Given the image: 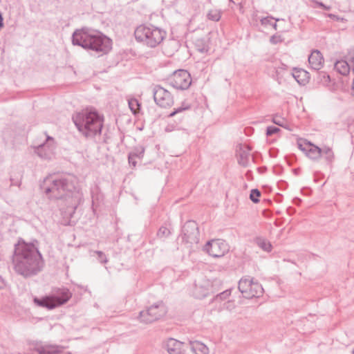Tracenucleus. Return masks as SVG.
Masks as SVG:
<instances>
[{"mask_svg":"<svg viewBox=\"0 0 354 354\" xmlns=\"http://www.w3.org/2000/svg\"><path fill=\"white\" fill-rule=\"evenodd\" d=\"M169 85L178 90H186L192 84V77L189 73L183 69L176 71L168 78Z\"/></svg>","mask_w":354,"mask_h":354,"instance_id":"1a4fd4ad","label":"nucleus"},{"mask_svg":"<svg viewBox=\"0 0 354 354\" xmlns=\"http://www.w3.org/2000/svg\"><path fill=\"white\" fill-rule=\"evenodd\" d=\"M283 168L280 165H275L273 167V172L276 175H279L282 172Z\"/></svg>","mask_w":354,"mask_h":354,"instance_id":"a19ab883","label":"nucleus"},{"mask_svg":"<svg viewBox=\"0 0 354 354\" xmlns=\"http://www.w3.org/2000/svg\"><path fill=\"white\" fill-rule=\"evenodd\" d=\"M166 313L165 304L160 301L149 306L147 310L140 311L139 318L141 322L150 324L160 319Z\"/></svg>","mask_w":354,"mask_h":354,"instance_id":"6e6552de","label":"nucleus"},{"mask_svg":"<svg viewBox=\"0 0 354 354\" xmlns=\"http://www.w3.org/2000/svg\"><path fill=\"white\" fill-rule=\"evenodd\" d=\"M308 62L312 69L319 71L324 66V57L321 52L314 50L308 57Z\"/></svg>","mask_w":354,"mask_h":354,"instance_id":"dca6fc26","label":"nucleus"},{"mask_svg":"<svg viewBox=\"0 0 354 354\" xmlns=\"http://www.w3.org/2000/svg\"><path fill=\"white\" fill-rule=\"evenodd\" d=\"M238 288L247 299L260 297L264 291L261 284L250 276L243 277L239 280Z\"/></svg>","mask_w":354,"mask_h":354,"instance_id":"0eeeda50","label":"nucleus"},{"mask_svg":"<svg viewBox=\"0 0 354 354\" xmlns=\"http://www.w3.org/2000/svg\"><path fill=\"white\" fill-rule=\"evenodd\" d=\"M93 253L97 255V259L100 263H106L107 262V258L103 252L96 250Z\"/></svg>","mask_w":354,"mask_h":354,"instance_id":"72a5a7b5","label":"nucleus"},{"mask_svg":"<svg viewBox=\"0 0 354 354\" xmlns=\"http://www.w3.org/2000/svg\"><path fill=\"white\" fill-rule=\"evenodd\" d=\"M46 181L50 185L45 188L44 192L47 195L50 194V198L68 199L71 203V208L76 209V204L72 203L73 192L75 189V180L73 176H50Z\"/></svg>","mask_w":354,"mask_h":354,"instance_id":"20e7f679","label":"nucleus"},{"mask_svg":"<svg viewBox=\"0 0 354 354\" xmlns=\"http://www.w3.org/2000/svg\"><path fill=\"white\" fill-rule=\"evenodd\" d=\"M328 16L331 19H336L337 16L333 14H328Z\"/></svg>","mask_w":354,"mask_h":354,"instance_id":"3c124183","label":"nucleus"},{"mask_svg":"<svg viewBox=\"0 0 354 354\" xmlns=\"http://www.w3.org/2000/svg\"><path fill=\"white\" fill-rule=\"evenodd\" d=\"M312 2L314 3L315 5L313 6V8H316V7H320L322 8H324V5L322 2H319L318 1H316V0H312Z\"/></svg>","mask_w":354,"mask_h":354,"instance_id":"79ce46f5","label":"nucleus"},{"mask_svg":"<svg viewBox=\"0 0 354 354\" xmlns=\"http://www.w3.org/2000/svg\"><path fill=\"white\" fill-rule=\"evenodd\" d=\"M308 149L306 154L312 160H317L322 157V148L311 144L310 142L306 143Z\"/></svg>","mask_w":354,"mask_h":354,"instance_id":"a211bd4d","label":"nucleus"},{"mask_svg":"<svg viewBox=\"0 0 354 354\" xmlns=\"http://www.w3.org/2000/svg\"><path fill=\"white\" fill-rule=\"evenodd\" d=\"M287 211H288V214H292L295 210L292 207H289V208H288Z\"/></svg>","mask_w":354,"mask_h":354,"instance_id":"09e8293b","label":"nucleus"},{"mask_svg":"<svg viewBox=\"0 0 354 354\" xmlns=\"http://www.w3.org/2000/svg\"><path fill=\"white\" fill-rule=\"evenodd\" d=\"M279 131H280L279 128L274 127V126H270V127H267L266 136H272V135L278 133Z\"/></svg>","mask_w":354,"mask_h":354,"instance_id":"c9c22d12","label":"nucleus"},{"mask_svg":"<svg viewBox=\"0 0 354 354\" xmlns=\"http://www.w3.org/2000/svg\"><path fill=\"white\" fill-rule=\"evenodd\" d=\"M298 147L300 150H301L302 151L306 153V151L308 149V145H306L305 144V146H304L301 143H300L299 142H298Z\"/></svg>","mask_w":354,"mask_h":354,"instance_id":"37998d69","label":"nucleus"},{"mask_svg":"<svg viewBox=\"0 0 354 354\" xmlns=\"http://www.w3.org/2000/svg\"><path fill=\"white\" fill-rule=\"evenodd\" d=\"M74 46L95 53L98 57L108 54L112 49V40L101 32L87 27L76 29L71 37Z\"/></svg>","mask_w":354,"mask_h":354,"instance_id":"f03ea898","label":"nucleus"},{"mask_svg":"<svg viewBox=\"0 0 354 354\" xmlns=\"http://www.w3.org/2000/svg\"><path fill=\"white\" fill-rule=\"evenodd\" d=\"M231 295V289L225 290V291L218 294L214 299V301H222L226 299Z\"/></svg>","mask_w":354,"mask_h":354,"instance_id":"7c9ffc66","label":"nucleus"},{"mask_svg":"<svg viewBox=\"0 0 354 354\" xmlns=\"http://www.w3.org/2000/svg\"><path fill=\"white\" fill-rule=\"evenodd\" d=\"M12 264L15 271L25 278L37 274L44 264L38 241L34 239L31 242H26L23 239L19 240L15 245Z\"/></svg>","mask_w":354,"mask_h":354,"instance_id":"f257e3e1","label":"nucleus"},{"mask_svg":"<svg viewBox=\"0 0 354 354\" xmlns=\"http://www.w3.org/2000/svg\"><path fill=\"white\" fill-rule=\"evenodd\" d=\"M72 120L78 131L87 138L101 133L103 117L95 109H86L77 112Z\"/></svg>","mask_w":354,"mask_h":354,"instance_id":"7ed1b4c3","label":"nucleus"},{"mask_svg":"<svg viewBox=\"0 0 354 354\" xmlns=\"http://www.w3.org/2000/svg\"><path fill=\"white\" fill-rule=\"evenodd\" d=\"M283 41V38L281 35H273L270 38V42L272 44H277Z\"/></svg>","mask_w":354,"mask_h":354,"instance_id":"e433bc0d","label":"nucleus"},{"mask_svg":"<svg viewBox=\"0 0 354 354\" xmlns=\"http://www.w3.org/2000/svg\"><path fill=\"white\" fill-rule=\"evenodd\" d=\"M295 172L298 173V171H297V169H295Z\"/></svg>","mask_w":354,"mask_h":354,"instance_id":"6e6d98bb","label":"nucleus"},{"mask_svg":"<svg viewBox=\"0 0 354 354\" xmlns=\"http://www.w3.org/2000/svg\"><path fill=\"white\" fill-rule=\"evenodd\" d=\"M144 153H145V148L142 146H140V147H137L134 148L133 150L131 151V152H129V154H130L132 156L136 157V158L141 159L144 156Z\"/></svg>","mask_w":354,"mask_h":354,"instance_id":"cd10ccee","label":"nucleus"},{"mask_svg":"<svg viewBox=\"0 0 354 354\" xmlns=\"http://www.w3.org/2000/svg\"><path fill=\"white\" fill-rule=\"evenodd\" d=\"M3 26V15L1 12H0V28Z\"/></svg>","mask_w":354,"mask_h":354,"instance_id":"de8ad7c7","label":"nucleus"},{"mask_svg":"<svg viewBox=\"0 0 354 354\" xmlns=\"http://www.w3.org/2000/svg\"><path fill=\"white\" fill-rule=\"evenodd\" d=\"M270 156H272V157H274V156H276V153H272V151L270 150Z\"/></svg>","mask_w":354,"mask_h":354,"instance_id":"864d4df0","label":"nucleus"},{"mask_svg":"<svg viewBox=\"0 0 354 354\" xmlns=\"http://www.w3.org/2000/svg\"><path fill=\"white\" fill-rule=\"evenodd\" d=\"M295 172L298 173V171H297V169H295Z\"/></svg>","mask_w":354,"mask_h":354,"instance_id":"5fc2aeb1","label":"nucleus"},{"mask_svg":"<svg viewBox=\"0 0 354 354\" xmlns=\"http://www.w3.org/2000/svg\"><path fill=\"white\" fill-rule=\"evenodd\" d=\"M204 250L214 258L223 257L230 250L228 243L223 239H212L206 243Z\"/></svg>","mask_w":354,"mask_h":354,"instance_id":"9b49d317","label":"nucleus"},{"mask_svg":"<svg viewBox=\"0 0 354 354\" xmlns=\"http://www.w3.org/2000/svg\"><path fill=\"white\" fill-rule=\"evenodd\" d=\"M292 75L299 84L304 85L308 82V73L303 69L295 68Z\"/></svg>","mask_w":354,"mask_h":354,"instance_id":"412c9836","label":"nucleus"},{"mask_svg":"<svg viewBox=\"0 0 354 354\" xmlns=\"http://www.w3.org/2000/svg\"><path fill=\"white\" fill-rule=\"evenodd\" d=\"M134 35L137 41L147 47L155 48L164 40L167 32L152 24H142L136 28Z\"/></svg>","mask_w":354,"mask_h":354,"instance_id":"39448f33","label":"nucleus"},{"mask_svg":"<svg viewBox=\"0 0 354 354\" xmlns=\"http://www.w3.org/2000/svg\"><path fill=\"white\" fill-rule=\"evenodd\" d=\"M207 17L211 21H218L221 17V13L220 10L216 9L210 10L207 15Z\"/></svg>","mask_w":354,"mask_h":354,"instance_id":"bb28decb","label":"nucleus"},{"mask_svg":"<svg viewBox=\"0 0 354 354\" xmlns=\"http://www.w3.org/2000/svg\"><path fill=\"white\" fill-rule=\"evenodd\" d=\"M30 346L31 348L38 354H60L64 349V346L41 342H32Z\"/></svg>","mask_w":354,"mask_h":354,"instance_id":"ddd939ff","label":"nucleus"},{"mask_svg":"<svg viewBox=\"0 0 354 354\" xmlns=\"http://www.w3.org/2000/svg\"><path fill=\"white\" fill-rule=\"evenodd\" d=\"M183 241L192 246L199 242V231L197 223L194 221H187L182 227Z\"/></svg>","mask_w":354,"mask_h":354,"instance_id":"9d476101","label":"nucleus"},{"mask_svg":"<svg viewBox=\"0 0 354 354\" xmlns=\"http://www.w3.org/2000/svg\"><path fill=\"white\" fill-rule=\"evenodd\" d=\"M292 202H293L294 204H295L297 205H299L300 203H301V199H300L298 197H295V198H293Z\"/></svg>","mask_w":354,"mask_h":354,"instance_id":"c03bdc74","label":"nucleus"},{"mask_svg":"<svg viewBox=\"0 0 354 354\" xmlns=\"http://www.w3.org/2000/svg\"><path fill=\"white\" fill-rule=\"evenodd\" d=\"M256 243L258 245V246L259 248H261L262 250H263L264 251L270 252L272 250L271 243L263 238H261V237L257 238Z\"/></svg>","mask_w":354,"mask_h":354,"instance_id":"a878e982","label":"nucleus"},{"mask_svg":"<svg viewBox=\"0 0 354 354\" xmlns=\"http://www.w3.org/2000/svg\"><path fill=\"white\" fill-rule=\"evenodd\" d=\"M136 157L131 156L130 154L128 155V160L129 163L133 167H136L137 162L136 161Z\"/></svg>","mask_w":354,"mask_h":354,"instance_id":"ea45409f","label":"nucleus"},{"mask_svg":"<svg viewBox=\"0 0 354 354\" xmlns=\"http://www.w3.org/2000/svg\"><path fill=\"white\" fill-rule=\"evenodd\" d=\"M323 9L325 10H330L331 9V7L329 6L324 5V7Z\"/></svg>","mask_w":354,"mask_h":354,"instance_id":"8fccbe9b","label":"nucleus"},{"mask_svg":"<svg viewBox=\"0 0 354 354\" xmlns=\"http://www.w3.org/2000/svg\"><path fill=\"white\" fill-rule=\"evenodd\" d=\"M169 354H183V343L174 338L167 339L163 344Z\"/></svg>","mask_w":354,"mask_h":354,"instance_id":"2eb2a0df","label":"nucleus"},{"mask_svg":"<svg viewBox=\"0 0 354 354\" xmlns=\"http://www.w3.org/2000/svg\"><path fill=\"white\" fill-rule=\"evenodd\" d=\"M272 122H273V123H274L275 124H277L278 126H280L283 128H287L286 126V122L283 118H281L279 115H274L272 118Z\"/></svg>","mask_w":354,"mask_h":354,"instance_id":"2f4dec72","label":"nucleus"},{"mask_svg":"<svg viewBox=\"0 0 354 354\" xmlns=\"http://www.w3.org/2000/svg\"><path fill=\"white\" fill-rule=\"evenodd\" d=\"M55 149V140L50 136H46L45 142L35 147V152L43 159H49Z\"/></svg>","mask_w":354,"mask_h":354,"instance_id":"4468645a","label":"nucleus"},{"mask_svg":"<svg viewBox=\"0 0 354 354\" xmlns=\"http://www.w3.org/2000/svg\"><path fill=\"white\" fill-rule=\"evenodd\" d=\"M260 196L261 192L258 189H252L250 192V198L254 203H257L259 202Z\"/></svg>","mask_w":354,"mask_h":354,"instance_id":"c85d7f7f","label":"nucleus"},{"mask_svg":"<svg viewBox=\"0 0 354 354\" xmlns=\"http://www.w3.org/2000/svg\"><path fill=\"white\" fill-rule=\"evenodd\" d=\"M195 46L196 50L202 53H207L209 50V46L203 38L196 39Z\"/></svg>","mask_w":354,"mask_h":354,"instance_id":"4be33fe9","label":"nucleus"},{"mask_svg":"<svg viewBox=\"0 0 354 354\" xmlns=\"http://www.w3.org/2000/svg\"><path fill=\"white\" fill-rule=\"evenodd\" d=\"M72 297L71 291L66 288H57L53 293L41 299L35 297L34 303L40 307L54 309L66 304Z\"/></svg>","mask_w":354,"mask_h":354,"instance_id":"423d86ee","label":"nucleus"},{"mask_svg":"<svg viewBox=\"0 0 354 354\" xmlns=\"http://www.w3.org/2000/svg\"><path fill=\"white\" fill-rule=\"evenodd\" d=\"M190 108V106L189 105L187 106H181L177 109H174L173 111H171L169 114V117H174V115H176V114H178V113H183L186 110H188Z\"/></svg>","mask_w":354,"mask_h":354,"instance_id":"473e14b6","label":"nucleus"},{"mask_svg":"<svg viewBox=\"0 0 354 354\" xmlns=\"http://www.w3.org/2000/svg\"><path fill=\"white\" fill-rule=\"evenodd\" d=\"M152 91L154 101L158 106L167 108L173 105V96L167 89L160 85H155Z\"/></svg>","mask_w":354,"mask_h":354,"instance_id":"f8f14e48","label":"nucleus"},{"mask_svg":"<svg viewBox=\"0 0 354 354\" xmlns=\"http://www.w3.org/2000/svg\"><path fill=\"white\" fill-rule=\"evenodd\" d=\"M251 148L247 146L240 145L239 151H237L236 156L238 162L243 167H248L250 157Z\"/></svg>","mask_w":354,"mask_h":354,"instance_id":"f3484780","label":"nucleus"},{"mask_svg":"<svg viewBox=\"0 0 354 354\" xmlns=\"http://www.w3.org/2000/svg\"><path fill=\"white\" fill-rule=\"evenodd\" d=\"M335 68L341 75H346L349 73L350 70L352 68L347 61L341 59L335 62Z\"/></svg>","mask_w":354,"mask_h":354,"instance_id":"aec40b11","label":"nucleus"},{"mask_svg":"<svg viewBox=\"0 0 354 354\" xmlns=\"http://www.w3.org/2000/svg\"><path fill=\"white\" fill-rule=\"evenodd\" d=\"M170 234H171V232L167 227H166L165 226H161L157 232V236L160 239L166 238Z\"/></svg>","mask_w":354,"mask_h":354,"instance_id":"c756f323","label":"nucleus"},{"mask_svg":"<svg viewBox=\"0 0 354 354\" xmlns=\"http://www.w3.org/2000/svg\"><path fill=\"white\" fill-rule=\"evenodd\" d=\"M319 78L324 84H327L330 81V75L323 71L319 73Z\"/></svg>","mask_w":354,"mask_h":354,"instance_id":"f704fd0d","label":"nucleus"},{"mask_svg":"<svg viewBox=\"0 0 354 354\" xmlns=\"http://www.w3.org/2000/svg\"><path fill=\"white\" fill-rule=\"evenodd\" d=\"M190 349L194 354H207L209 349L205 344L198 341L189 342Z\"/></svg>","mask_w":354,"mask_h":354,"instance_id":"6ab92c4d","label":"nucleus"},{"mask_svg":"<svg viewBox=\"0 0 354 354\" xmlns=\"http://www.w3.org/2000/svg\"><path fill=\"white\" fill-rule=\"evenodd\" d=\"M322 157H324L326 162L330 164L334 159V153L332 149L328 147L322 148Z\"/></svg>","mask_w":354,"mask_h":354,"instance_id":"393cba45","label":"nucleus"},{"mask_svg":"<svg viewBox=\"0 0 354 354\" xmlns=\"http://www.w3.org/2000/svg\"><path fill=\"white\" fill-rule=\"evenodd\" d=\"M272 19H274L275 21H280L281 19H279V18H274L272 16H267V17H261L260 19V22H261V24L263 26H266L268 25L269 26H272V27L273 28V29L274 30H277V24L276 22L274 23H272L271 21Z\"/></svg>","mask_w":354,"mask_h":354,"instance_id":"5701e85b","label":"nucleus"},{"mask_svg":"<svg viewBox=\"0 0 354 354\" xmlns=\"http://www.w3.org/2000/svg\"><path fill=\"white\" fill-rule=\"evenodd\" d=\"M129 109L133 115H137L140 110L141 104L136 98H131L128 100Z\"/></svg>","mask_w":354,"mask_h":354,"instance_id":"b1692460","label":"nucleus"},{"mask_svg":"<svg viewBox=\"0 0 354 354\" xmlns=\"http://www.w3.org/2000/svg\"><path fill=\"white\" fill-rule=\"evenodd\" d=\"M277 185L280 189L284 190L287 188L288 183L284 180H280L278 182Z\"/></svg>","mask_w":354,"mask_h":354,"instance_id":"58836bf2","label":"nucleus"},{"mask_svg":"<svg viewBox=\"0 0 354 354\" xmlns=\"http://www.w3.org/2000/svg\"><path fill=\"white\" fill-rule=\"evenodd\" d=\"M282 196L281 195H279V196H277L276 198V200L277 202L280 203L281 202V199L279 198H281Z\"/></svg>","mask_w":354,"mask_h":354,"instance_id":"603ef678","label":"nucleus"},{"mask_svg":"<svg viewBox=\"0 0 354 354\" xmlns=\"http://www.w3.org/2000/svg\"><path fill=\"white\" fill-rule=\"evenodd\" d=\"M6 286L4 279L0 276V289L3 288Z\"/></svg>","mask_w":354,"mask_h":354,"instance_id":"49530a36","label":"nucleus"},{"mask_svg":"<svg viewBox=\"0 0 354 354\" xmlns=\"http://www.w3.org/2000/svg\"><path fill=\"white\" fill-rule=\"evenodd\" d=\"M310 192H311V190L308 188H304L301 189L302 194H305V195H308Z\"/></svg>","mask_w":354,"mask_h":354,"instance_id":"a18cd8bd","label":"nucleus"},{"mask_svg":"<svg viewBox=\"0 0 354 354\" xmlns=\"http://www.w3.org/2000/svg\"><path fill=\"white\" fill-rule=\"evenodd\" d=\"M348 60L351 62V68L354 73V48L348 53Z\"/></svg>","mask_w":354,"mask_h":354,"instance_id":"4c0bfd02","label":"nucleus"}]
</instances>
